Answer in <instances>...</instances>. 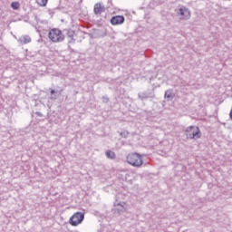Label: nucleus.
I'll list each match as a JSON object with an SVG mask.
<instances>
[{
  "label": "nucleus",
  "mask_w": 232,
  "mask_h": 232,
  "mask_svg": "<svg viewBox=\"0 0 232 232\" xmlns=\"http://www.w3.org/2000/svg\"><path fill=\"white\" fill-rule=\"evenodd\" d=\"M178 14L180 15L181 19L184 21H188V19L191 17V12H189V9L185 6L179 8Z\"/></svg>",
  "instance_id": "39448f33"
},
{
  "label": "nucleus",
  "mask_w": 232,
  "mask_h": 232,
  "mask_svg": "<svg viewBox=\"0 0 232 232\" xmlns=\"http://www.w3.org/2000/svg\"><path fill=\"white\" fill-rule=\"evenodd\" d=\"M127 162L130 164V166L140 168L143 164L142 156L139 153H130L127 156Z\"/></svg>",
  "instance_id": "7ed1b4c3"
},
{
  "label": "nucleus",
  "mask_w": 232,
  "mask_h": 232,
  "mask_svg": "<svg viewBox=\"0 0 232 232\" xmlns=\"http://www.w3.org/2000/svg\"><path fill=\"white\" fill-rule=\"evenodd\" d=\"M51 93H52V94L55 93V91L52 90V91H51Z\"/></svg>",
  "instance_id": "4468645a"
},
{
  "label": "nucleus",
  "mask_w": 232,
  "mask_h": 232,
  "mask_svg": "<svg viewBox=\"0 0 232 232\" xmlns=\"http://www.w3.org/2000/svg\"><path fill=\"white\" fill-rule=\"evenodd\" d=\"M93 12L95 15H101L103 12H106V7L101 3H96L93 6Z\"/></svg>",
  "instance_id": "423d86ee"
},
{
  "label": "nucleus",
  "mask_w": 232,
  "mask_h": 232,
  "mask_svg": "<svg viewBox=\"0 0 232 232\" xmlns=\"http://www.w3.org/2000/svg\"><path fill=\"white\" fill-rule=\"evenodd\" d=\"M230 119H232V110H231V111H230Z\"/></svg>",
  "instance_id": "2eb2a0df"
},
{
  "label": "nucleus",
  "mask_w": 232,
  "mask_h": 232,
  "mask_svg": "<svg viewBox=\"0 0 232 232\" xmlns=\"http://www.w3.org/2000/svg\"><path fill=\"white\" fill-rule=\"evenodd\" d=\"M185 135L187 139H189L190 140H197V139L202 137V132L198 127L191 125L185 130Z\"/></svg>",
  "instance_id": "f257e3e1"
},
{
  "label": "nucleus",
  "mask_w": 232,
  "mask_h": 232,
  "mask_svg": "<svg viewBox=\"0 0 232 232\" xmlns=\"http://www.w3.org/2000/svg\"><path fill=\"white\" fill-rule=\"evenodd\" d=\"M48 37L52 43H63L65 36L59 28H53L48 33Z\"/></svg>",
  "instance_id": "f03ea898"
},
{
  "label": "nucleus",
  "mask_w": 232,
  "mask_h": 232,
  "mask_svg": "<svg viewBox=\"0 0 232 232\" xmlns=\"http://www.w3.org/2000/svg\"><path fill=\"white\" fill-rule=\"evenodd\" d=\"M106 157H107V159H111V160H113V159H115V152H113V151H111V150H108V151L106 152Z\"/></svg>",
  "instance_id": "f8f14e48"
},
{
  "label": "nucleus",
  "mask_w": 232,
  "mask_h": 232,
  "mask_svg": "<svg viewBox=\"0 0 232 232\" xmlns=\"http://www.w3.org/2000/svg\"><path fill=\"white\" fill-rule=\"evenodd\" d=\"M82 220H84V213L76 212L70 218L69 224H71V226L76 227L79 226V224H82Z\"/></svg>",
  "instance_id": "20e7f679"
},
{
  "label": "nucleus",
  "mask_w": 232,
  "mask_h": 232,
  "mask_svg": "<svg viewBox=\"0 0 232 232\" xmlns=\"http://www.w3.org/2000/svg\"><path fill=\"white\" fill-rule=\"evenodd\" d=\"M11 8H13V10H19V8H21V4H19V2H13L11 4Z\"/></svg>",
  "instance_id": "9b49d317"
},
{
  "label": "nucleus",
  "mask_w": 232,
  "mask_h": 232,
  "mask_svg": "<svg viewBox=\"0 0 232 232\" xmlns=\"http://www.w3.org/2000/svg\"><path fill=\"white\" fill-rule=\"evenodd\" d=\"M39 6H46L48 5V0H36Z\"/></svg>",
  "instance_id": "ddd939ff"
},
{
  "label": "nucleus",
  "mask_w": 232,
  "mask_h": 232,
  "mask_svg": "<svg viewBox=\"0 0 232 232\" xmlns=\"http://www.w3.org/2000/svg\"><path fill=\"white\" fill-rule=\"evenodd\" d=\"M122 23H124V16L122 15H116L111 19V24L113 26H117L118 24H122Z\"/></svg>",
  "instance_id": "0eeeda50"
},
{
  "label": "nucleus",
  "mask_w": 232,
  "mask_h": 232,
  "mask_svg": "<svg viewBox=\"0 0 232 232\" xmlns=\"http://www.w3.org/2000/svg\"><path fill=\"white\" fill-rule=\"evenodd\" d=\"M165 99H168V101H171V99H173V90H168L165 92Z\"/></svg>",
  "instance_id": "1a4fd4ad"
},
{
  "label": "nucleus",
  "mask_w": 232,
  "mask_h": 232,
  "mask_svg": "<svg viewBox=\"0 0 232 232\" xmlns=\"http://www.w3.org/2000/svg\"><path fill=\"white\" fill-rule=\"evenodd\" d=\"M20 43H22V44H28L29 43H32V38L28 35H24L20 39Z\"/></svg>",
  "instance_id": "6e6552de"
},
{
  "label": "nucleus",
  "mask_w": 232,
  "mask_h": 232,
  "mask_svg": "<svg viewBox=\"0 0 232 232\" xmlns=\"http://www.w3.org/2000/svg\"><path fill=\"white\" fill-rule=\"evenodd\" d=\"M74 35H75V33H73V31L69 30V31L67 32V37H68V39H69V43L73 42V36H74Z\"/></svg>",
  "instance_id": "9d476101"
}]
</instances>
